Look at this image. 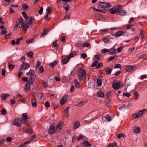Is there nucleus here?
I'll return each instance as SVG.
<instances>
[{"mask_svg":"<svg viewBox=\"0 0 147 147\" xmlns=\"http://www.w3.org/2000/svg\"><path fill=\"white\" fill-rule=\"evenodd\" d=\"M86 71L84 69L81 68L79 70L78 76L80 81L85 80L86 78Z\"/></svg>","mask_w":147,"mask_h":147,"instance_id":"obj_1","label":"nucleus"},{"mask_svg":"<svg viewBox=\"0 0 147 147\" xmlns=\"http://www.w3.org/2000/svg\"><path fill=\"white\" fill-rule=\"evenodd\" d=\"M19 20L20 21L19 23L21 24V27L24 30V32L25 33L27 31L28 28L29 27V26L27 24H25V23L23 22V18L21 16L20 17Z\"/></svg>","mask_w":147,"mask_h":147,"instance_id":"obj_2","label":"nucleus"},{"mask_svg":"<svg viewBox=\"0 0 147 147\" xmlns=\"http://www.w3.org/2000/svg\"><path fill=\"white\" fill-rule=\"evenodd\" d=\"M29 66L28 63L26 62H23L20 66V69L21 70H25L28 69Z\"/></svg>","mask_w":147,"mask_h":147,"instance_id":"obj_3","label":"nucleus"},{"mask_svg":"<svg viewBox=\"0 0 147 147\" xmlns=\"http://www.w3.org/2000/svg\"><path fill=\"white\" fill-rule=\"evenodd\" d=\"M100 6L102 8H109L111 5L109 3H105L102 2H101L99 3Z\"/></svg>","mask_w":147,"mask_h":147,"instance_id":"obj_4","label":"nucleus"},{"mask_svg":"<svg viewBox=\"0 0 147 147\" xmlns=\"http://www.w3.org/2000/svg\"><path fill=\"white\" fill-rule=\"evenodd\" d=\"M13 124L16 126L19 127L21 126L20 119L16 118L14 119L13 121Z\"/></svg>","mask_w":147,"mask_h":147,"instance_id":"obj_5","label":"nucleus"},{"mask_svg":"<svg viewBox=\"0 0 147 147\" xmlns=\"http://www.w3.org/2000/svg\"><path fill=\"white\" fill-rule=\"evenodd\" d=\"M112 38L110 37L109 36H106L102 38V40L105 43H108L111 39H113Z\"/></svg>","mask_w":147,"mask_h":147,"instance_id":"obj_6","label":"nucleus"},{"mask_svg":"<svg viewBox=\"0 0 147 147\" xmlns=\"http://www.w3.org/2000/svg\"><path fill=\"white\" fill-rule=\"evenodd\" d=\"M63 123L62 121H60L57 124L56 127V130L59 131L61 130V127L63 125Z\"/></svg>","mask_w":147,"mask_h":147,"instance_id":"obj_7","label":"nucleus"},{"mask_svg":"<svg viewBox=\"0 0 147 147\" xmlns=\"http://www.w3.org/2000/svg\"><path fill=\"white\" fill-rule=\"evenodd\" d=\"M121 87L120 84L118 82L114 83L113 84V87L114 89L117 90L119 89Z\"/></svg>","mask_w":147,"mask_h":147,"instance_id":"obj_8","label":"nucleus"},{"mask_svg":"<svg viewBox=\"0 0 147 147\" xmlns=\"http://www.w3.org/2000/svg\"><path fill=\"white\" fill-rule=\"evenodd\" d=\"M28 22L26 24H27L29 26V25H31L32 24V23L35 21L36 20L32 16H30L28 18Z\"/></svg>","mask_w":147,"mask_h":147,"instance_id":"obj_9","label":"nucleus"},{"mask_svg":"<svg viewBox=\"0 0 147 147\" xmlns=\"http://www.w3.org/2000/svg\"><path fill=\"white\" fill-rule=\"evenodd\" d=\"M49 134H52L55 132V126L53 125H52L49 127Z\"/></svg>","mask_w":147,"mask_h":147,"instance_id":"obj_10","label":"nucleus"},{"mask_svg":"<svg viewBox=\"0 0 147 147\" xmlns=\"http://www.w3.org/2000/svg\"><path fill=\"white\" fill-rule=\"evenodd\" d=\"M67 97L66 96H63L60 101L61 105H63L66 102L67 99Z\"/></svg>","mask_w":147,"mask_h":147,"instance_id":"obj_11","label":"nucleus"},{"mask_svg":"<svg viewBox=\"0 0 147 147\" xmlns=\"http://www.w3.org/2000/svg\"><path fill=\"white\" fill-rule=\"evenodd\" d=\"M29 72L30 75V77L33 78H36V76L34 70L30 69L29 71Z\"/></svg>","mask_w":147,"mask_h":147,"instance_id":"obj_12","label":"nucleus"},{"mask_svg":"<svg viewBox=\"0 0 147 147\" xmlns=\"http://www.w3.org/2000/svg\"><path fill=\"white\" fill-rule=\"evenodd\" d=\"M22 130L24 132L28 134H31L32 131V129L29 128L27 129L25 127H23Z\"/></svg>","mask_w":147,"mask_h":147,"instance_id":"obj_13","label":"nucleus"},{"mask_svg":"<svg viewBox=\"0 0 147 147\" xmlns=\"http://www.w3.org/2000/svg\"><path fill=\"white\" fill-rule=\"evenodd\" d=\"M58 63V61L57 60H56L53 62L49 64V66L53 68L54 66H56Z\"/></svg>","mask_w":147,"mask_h":147,"instance_id":"obj_14","label":"nucleus"},{"mask_svg":"<svg viewBox=\"0 0 147 147\" xmlns=\"http://www.w3.org/2000/svg\"><path fill=\"white\" fill-rule=\"evenodd\" d=\"M124 34L123 31H119L116 33L115 36L116 37H119Z\"/></svg>","mask_w":147,"mask_h":147,"instance_id":"obj_15","label":"nucleus"},{"mask_svg":"<svg viewBox=\"0 0 147 147\" xmlns=\"http://www.w3.org/2000/svg\"><path fill=\"white\" fill-rule=\"evenodd\" d=\"M134 131L136 133H139L140 132V129L138 127H135L134 129Z\"/></svg>","mask_w":147,"mask_h":147,"instance_id":"obj_16","label":"nucleus"},{"mask_svg":"<svg viewBox=\"0 0 147 147\" xmlns=\"http://www.w3.org/2000/svg\"><path fill=\"white\" fill-rule=\"evenodd\" d=\"M76 52L74 51L73 53H71L69 55H67V57H68L69 59H70V58L76 55Z\"/></svg>","mask_w":147,"mask_h":147,"instance_id":"obj_17","label":"nucleus"},{"mask_svg":"<svg viewBox=\"0 0 147 147\" xmlns=\"http://www.w3.org/2000/svg\"><path fill=\"white\" fill-rule=\"evenodd\" d=\"M10 95L7 94H2L1 95V98L2 100H5L7 97L9 96Z\"/></svg>","mask_w":147,"mask_h":147,"instance_id":"obj_18","label":"nucleus"},{"mask_svg":"<svg viewBox=\"0 0 147 147\" xmlns=\"http://www.w3.org/2000/svg\"><path fill=\"white\" fill-rule=\"evenodd\" d=\"M109 11L110 13L112 14H115L117 13L115 7L111 8L110 9Z\"/></svg>","mask_w":147,"mask_h":147,"instance_id":"obj_19","label":"nucleus"},{"mask_svg":"<svg viewBox=\"0 0 147 147\" xmlns=\"http://www.w3.org/2000/svg\"><path fill=\"white\" fill-rule=\"evenodd\" d=\"M97 95L98 96L101 98H103L104 96V93L101 91H100L98 92Z\"/></svg>","mask_w":147,"mask_h":147,"instance_id":"obj_20","label":"nucleus"},{"mask_svg":"<svg viewBox=\"0 0 147 147\" xmlns=\"http://www.w3.org/2000/svg\"><path fill=\"white\" fill-rule=\"evenodd\" d=\"M28 119H21V122L22 123L24 124L27 126V127H29V124L27 122Z\"/></svg>","mask_w":147,"mask_h":147,"instance_id":"obj_21","label":"nucleus"},{"mask_svg":"<svg viewBox=\"0 0 147 147\" xmlns=\"http://www.w3.org/2000/svg\"><path fill=\"white\" fill-rule=\"evenodd\" d=\"M22 117L21 119H30L29 117H28L26 113H23L22 114Z\"/></svg>","mask_w":147,"mask_h":147,"instance_id":"obj_22","label":"nucleus"},{"mask_svg":"<svg viewBox=\"0 0 147 147\" xmlns=\"http://www.w3.org/2000/svg\"><path fill=\"white\" fill-rule=\"evenodd\" d=\"M31 103L32 104V106L34 107H36L37 106V103L36 101L34 99H32L31 101Z\"/></svg>","mask_w":147,"mask_h":147,"instance_id":"obj_23","label":"nucleus"},{"mask_svg":"<svg viewBox=\"0 0 147 147\" xmlns=\"http://www.w3.org/2000/svg\"><path fill=\"white\" fill-rule=\"evenodd\" d=\"M115 7L116 8L117 13L118 12H119L120 11L119 10L121 9L122 8V6L120 5H117Z\"/></svg>","mask_w":147,"mask_h":147,"instance_id":"obj_24","label":"nucleus"},{"mask_svg":"<svg viewBox=\"0 0 147 147\" xmlns=\"http://www.w3.org/2000/svg\"><path fill=\"white\" fill-rule=\"evenodd\" d=\"M119 14L120 15L123 16L126 15V12L125 11L122 10L119 12Z\"/></svg>","mask_w":147,"mask_h":147,"instance_id":"obj_25","label":"nucleus"},{"mask_svg":"<svg viewBox=\"0 0 147 147\" xmlns=\"http://www.w3.org/2000/svg\"><path fill=\"white\" fill-rule=\"evenodd\" d=\"M112 70V69H111L108 67H106L105 69V71H106L107 74L108 75L111 73Z\"/></svg>","mask_w":147,"mask_h":147,"instance_id":"obj_26","label":"nucleus"},{"mask_svg":"<svg viewBox=\"0 0 147 147\" xmlns=\"http://www.w3.org/2000/svg\"><path fill=\"white\" fill-rule=\"evenodd\" d=\"M126 136L125 134L123 133L118 134L117 135V138L119 139H120L121 138H125Z\"/></svg>","mask_w":147,"mask_h":147,"instance_id":"obj_27","label":"nucleus"},{"mask_svg":"<svg viewBox=\"0 0 147 147\" xmlns=\"http://www.w3.org/2000/svg\"><path fill=\"white\" fill-rule=\"evenodd\" d=\"M134 67L132 66H129L126 68V70L129 72H131L133 70Z\"/></svg>","mask_w":147,"mask_h":147,"instance_id":"obj_28","label":"nucleus"},{"mask_svg":"<svg viewBox=\"0 0 147 147\" xmlns=\"http://www.w3.org/2000/svg\"><path fill=\"white\" fill-rule=\"evenodd\" d=\"M69 59L68 57H67L65 58L62 60V62L63 64H64L68 62Z\"/></svg>","mask_w":147,"mask_h":147,"instance_id":"obj_29","label":"nucleus"},{"mask_svg":"<svg viewBox=\"0 0 147 147\" xmlns=\"http://www.w3.org/2000/svg\"><path fill=\"white\" fill-rule=\"evenodd\" d=\"M48 33V31L47 30H45L44 31L40 36L41 37L44 36L47 34Z\"/></svg>","mask_w":147,"mask_h":147,"instance_id":"obj_30","label":"nucleus"},{"mask_svg":"<svg viewBox=\"0 0 147 147\" xmlns=\"http://www.w3.org/2000/svg\"><path fill=\"white\" fill-rule=\"evenodd\" d=\"M117 146V143L115 142H113L109 144L107 147H114Z\"/></svg>","mask_w":147,"mask_h":147,"instance_id":"obj_31","label":"nucleus"},{"mask_svg":"<svg viewBox=\"0 0 147 147\" xmlns=\"http://www.w3.org/2000/svg\"><path fill=\"white\" fill-rule=\"evenodd\" d=\"M74 83L75 86L77 88H79L80 87V85L79 83L76 80H74Z\"/></svg>","mask_w":147,"mask_h":147,"instance_id":"obj_32","label":"nucleus"},{"mask_svg":"<svg viewBox=\"0 0 147 147\" xmlns=\"http://www.w3.org/2000/svg\"><path fill=\"white\" fill-rule=\"evenodd\" d=\"M30 85L28 84V83H27L26 84V85L25 87V90L26 91H29L30 89Z\"/></svg>","mask_w":147,"mask_h":147,"instance_id":"obj_33","label":"nucleus"},{"mask_svg":"<svg viewBox=\"0 0 147 147\" xmlns=\"http://www.w3.org/2000/svg\"><path fill=\"white\" fill-rule=\"evenodd\" d=\"M35 78H32L30 77V78L29 79V81L28 83V84H32V83L34 82Z\"/></svg>","mask_w":147,"mask_h":147,"instance_id":"obj_34","label":"nucleus"},{"mask_svg":"<svg viewBox=\"0 0 147 147\" xmlns=\"http://www.w3.org/2000/svg\"><path fill=\"white\" fill-rule=\"evenodd\" d=\"M130 105V103L129 102H128V104H123L122 106V108L127 109L129 107V106Z\"/></svg>","mask_w":147,"mask_h":147,"instance_id":"obj_35","label":"nucleus"},{"mask_svg":"<svg viewBox=\"0 0 147 147\" xmlns=\"http://www.w3.org/2000/svg\"><path fill=\"white\" fill-rule=\"evenodd\" d=\"M79 125L80 123L78 121H76L74 126V129H77L79 127Z\"/></svg>","mask_w":147,"mask_h":147,"instance_id":"obj_36","label":"nucleus"},{"mask_svg":"<svg viewBox=\"0 0 147 147\" xmlns=\"http://www.w3.org/2000/svg\"><path fill=\"white\" fill-rule=\"evenodd\" d=\"M69 107H67L65 110V114L67 115V117H68L69 115Z\"/></svg>","mask_w":147,"mask_h":147,"instance_id":"obj_37","label":"nucleus"},{"mask_svg":"<svg viewBox=\"0 0 147 147\" xmlns=\"http://www.w3.org/2000/svg\"><path fill=\"white\" fill-rule=\"evenodd\" d=\"M86 102V101H82L80 103L77 104L76 106L78 107H82L84 105V103Z\"/></svg>","mask_w":147,"mask_h":147,"instance_id":"obj_38","label":"nucleus"},{"mask_svg":"<svg viewBox=\"0 0 147 147\" xmlns=\"http://www.w3.org/2000/svg\"><path fill=\"white\" fill-rule=\"evenodd\" d=\"M22 14L24 18L26 19H27L28 18V17L25 11H23L22 12Z\"/></svg>","mask_w":147,"mask_h":147,"instance_id":"obj_39","label":"nucleus"},{"mask_svg":"<svg viewBox=\"0 0 147 147\" xmlns=\"http://www.w3.org/2000/svg\"><path fill=\"white\" fill-rule=\"evenodd\" d=\"M28 7L26 4L24 3L23 4L22 9V10H26L28 8Z\"/></svg>","mask_w":147,"mask_h":147,"instance_id":"obj_40","label":"nucleus"},{"mask_svg":"<svg viewBox=\"0 0 147 147\" xmlns=\"http://www.w3.org/2000/svg\"><path fill=\"white\" fill-rule=\"evenodd\" d=\"M14 66L15 65H13L10 63H8V68L10 71H12L13 68H14Z\"/></svg>","mask_w":147,"mask_h":147,"instance_id":"obj_41","label":"nucleus"},{"mask_svg":"<svg viewBox=\"0 0 147 147\" xmlns=\"http://www.w3.org/2000/svg\"><path fill=\"white\" fill-rule=\"evenodd\" d=\"M51 7H48L46 9V12L47 14H49L51 12Z\"/></svg>","mask_w":147,"mask_h":147,"instance_id":"obj_42","label":"nucleus"},{"mask_svg":"<svg viewBox=\"0 0 147 147\" xmlns=\"http://www.w3.org/2000/svg\"><path fill=\"white\" fill-rule=\"evenodd\" d=\"M109 53L111 55L115 54L116 53V49H113L112 51H111V50H110V51H109Z\"/></svg>","mask_w":147,"mask_h":147,"instance_id":"obj_43","label":"nucleus"},{"mask_svg":"<svg viewBox=\"0 0 147 147\" xmlns=\"http://www.w3.org/2000/svg\"><path fill=\"white\" fill-rule=\"evenodd\" d=\"M33 52L32 51L29 52L27 54V56L28 57H30L31 58H32L33 57Z\"/></svg>","mask_w":147,"mask_h":147,"instance_id":"obj_44","label":"nucleus"},{"mask_svg":"<svg viewBox=\"0 0 147 147\" xmlns=\"http://www.w3.org/2000/svg\"><path fill=\"white\" fill-rule=\"evenodd\" d=\"M102 80H101L99 79L97 80V85L98 86H100L102 84Z\"/></svg>","mask_w":147,"mask_h":147,"instance_id":"obj_45","label":"nucleus"},{"mask_svg":"<svg viewBox=\"0 0 147 147\" xmlns=\"http://www.w3.org/2000/svg\"><path fill=\"white\" fill-rule=\"evenodd\" d=\"M73 0H62V3L63 4H65L67 2H71Z\"/></svg>","mask_w":147,"mask_h":147,"instance_id":"obj_46","label":"nucleus"},{"mask_svg":"<svg viewBox=\"0 0 147 147\" xmlns=\"http://www.w3.org/2000/svg\"><path fill=\"white\" fill-rule=\"evenodd\" d=\"M63 8L65 9L66 11H67L70 8L69 6L68 5H66L63 6Z\"/></svg>","mask_w":147,"mask_h":147,"instance_id":"obj_47","label":"nucleus"},{"mask_svg":"<svg viewBox=\"0 0 147 147\" xmlns=\"http://www.w3.org/2000/svg\"><path fill=\"white\" fill-rule=\"evenodd\" d=\"M117 56L116 55H115L113 57H110L109 58V61H111L113 60L115 58V57H116L117 58Z\"/></svg>","mask_w":147,"mask_h":147,"instance_id":"obj_48","label":"nucleus"},{"mask_svg":"<svg viewBox=\"0 0 147 147\" xmlns=\"http://www.w3.org/2000/svg\"><path fill=\"white\" fill-rule=\"evenodd\" d=\"M6 110L5 109L3 108L2 110L1 111V113L3 115H5L6 113Z\"/></svg>","mask_w":147,"mask_h":147,"instance_id":"obj_49","label":"nucleus"},{"mask_svg":"<svg viewBox=\"0 0 147 147\" xmlns=\"http://www.w3.org/2000/svg\"><path fill=\"white\" fill-rule=\"evenodd\" d=\"M81 57L83 59H85L87 57V54L86 53H82L81 55Z\"/></svg>","mask_w":147,"mask_h":147,"instance_id":"obj_50","label":"nucleus"},{"mask_svg":"<svg viewBox=\"0 0 147 147\" xmlns=\"http://www.w3.org/2000/svg\"><path fill=\"white\" fill-rule=\"evenodd\" d=\"M110 51V50L107 49H103L101 50V52L103 53H105L107 52Z\"/></svg>","mask_w":147,"mask_h":147,"instance_id":"obj_51","label":"nucleus"},{"mask_svg":"<svg viewBox=\"0 0 147 147\" xmlns=\"http://www.w3.org/2000/svg\"><path fill=\"white\" fill-rule=\"evenodd\" d=\"M122 67L121 65L119 64H117L115 66L114 68H121Z\"/></svg>","mask_w":147,"mask_h":147,"instance_id":"obj_52","label":"nucleus"},{"mask_svg":"<svg viewBox=\"0 0 147 147\" xmlns=\"http://www.w3.org/2000/svg\"><path fill=\"white\" fill-rule=\"evenodd\" d=\"M74 90V87L73 85L71 86L70 89V91L71 93H73Z\"/></svg>","mask_w":147,"mask_h":147,"instance_id":"obj_53","label":"nucleus"},{"mask_svg":"<svg viewBox=\"0 0 147 147\" xmlns=\"http://www.w3.org/2000/svg\"><path fill=\"white\" fill-rule=\"evenodd\" d=\"M43 7H41L40 9L38 11V13L40 15H41L43 11Z\"/></svg>","mask_w":147,"mask_h":147,"instance_id":"obj_54","label":"nucleus"},{"mask_svg":"<svg viewBox=\"0 0 147 147\" xmlns=\"http://www.w3.org/2000/svg\"><path fill=\"white\" fill-rule=\"evenodd\" d=\"M144 31L142 29L140 30V35L141 36V38H143V37L142 36V35L144 34Z\"/></svg>","mask_w":147,"mask_h":147,"instance_id":"obj_55","label":"nucleus"},{"mask_svg":"<svg viewBox=\"0 0 147 147\" xmlns=\"http://www.w3.org/2000/svg\"><path fill=\"white\" fill-rule=\"evenodd\" d=\"M45 106L46 107H50V105L49 102L47 101L45 102Z\"/></svg>","mask_w":147,"mask_h":147,"instance_id":"obj_56","label":"nucleus"},{"mask_svg":"<svg viewBox=\"0 0 147 147\" xmlns=\"http://www.w3.org/2000/svg\"><path fill=\"white\" fill-rule=\"evenodd\" d=\"M83 144L85 145L86 146H88L89 145L91 146V145H90L89 143V142H88L86 141L85 142H84L83 143Z\"/></svg>","mask_w":147,"mask_h":147,"instance_id":"obj_57","label":"nucleus"},{"mask_svg":"<svg viewBox=\"0 0 147 147\" xmlns=\"http://www.w3.org/2000/svg\"><path fill=\"white\" fill-rule=\"evenodd\" d=\"M84 137L81 135H80L77 138V140H80L82 139L84 140Z\"/></svg>","mask_w":147,"mask_h":147,"instance_id":"obj_58","label":"nucleus"},{"mask_svg":"<svg viewBox=\"0 0 147 147\" xmlns=\"http://www.w3.org/2000/svg\"><path fill=\"white\" fill-rule=\"evenodd\" d=\"M39 71L41 73L43 72L44 71V69L42 66H40L39 68Z\"/></svg>","mask_w":147,"mask_h":147,"instance_id":"obj_59","label":"nucleus"},{"mask_svg":"<svg viewBox=\"0 0 147 147\" xmlns=\"http://www.w3.org/2000/svg\"><path fill=\"white\" fill-rule=\"evenodd\" d=\"M6 71L5 69H3L1 70V74L2 76H4L5 75Z\"/></svg>","mask_w":147,"mask_h":147,"instance_id":"obj_60","label":"nucleus"},{"mask_svg":"<svg viewBox=\"0 0 147 147\" xmlns=\"http://www.w3.org/2000/svg\"><path fill=\"white\" fill-rule=\"evenodd\" d=\"M105 118L107 120V121H109L111 120V117L109 115H107L105 117Z\"/></svg>","mask_w":147,"mask_h":147,"instance_id":"obj_61","label":"nucleus"},{"mask_svg":"<svg viewBox=\"0 0 147 147\" xmlns=\"http://www.w3.org/2000/svg\"><path fill=\"white\" fill-rule=\"evenodd\" d=\"M123 95L124 96H126L127 97H129L131 95L129 93H124L123 94Z\"/></svg>","mask_w":147,"mask_h":147,"instance_id":"obj_62","label":"nucleus"},{"mask_svg":"<svg viewBox=\"0 0 147 147\" xmlns=\"http://www.w3.org/2000/svg\"><path fill=\"white\" fill-rule=\"evenodd\" d=\"M98 63V62L97 61H95L93 63V64L91 65V66L92 67L96 66Z\"/></svg>","mask_w":147,"mask_h":147,"instance_id":"obj_63","label":"nucleus"},{"mask_svg":"<svg viewBox=\"0 0 147 147\" xmlns=\"http://www.w3.org/2000/svg\"><path fill=\"white\" fill-rule=\"evenodd\" d=\"M5 141V139H2L0 140V146H1L3 143Z\"/></svg>","mask_w":147,"mask_h":147,"instance_id":"obj_64","label":"nucleus"}]
</instances>
